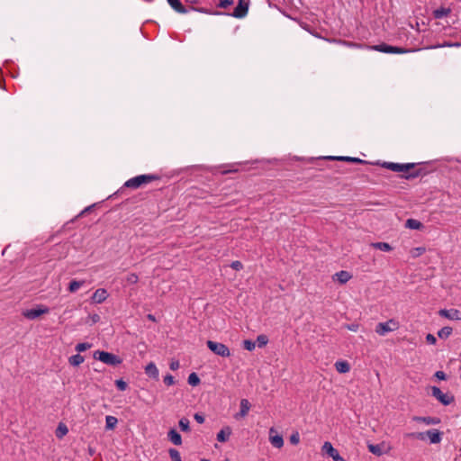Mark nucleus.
<instances>
[{
	"instance_id": "obj_1",
	"label": "nucleus",
	"mask_w": 461,
	"mask_h": 461,
	"mask_svg": "<svg viewBox=\"0 0 461 461\" xmlns=\"http://www.w3.org/2000/svg\"><path fill=\"white\" fill-rule=\"evenodd\" d=\"M415 163H394V162H383L381 166L386 169H390L393 172H402L404 175L402 177L405 179H414L420 175V169L411 171L414 168Z\"/></svg>"
},
{
	"instance_id": "obj_2",
	"label": "nucleus",
	"mask_w": 461,
	"mask_h": 461,
	"mask_svg": "<svg viewBox=\"0 0 461 461\" xmlns=\"http://www.w3.org/2000/svg\"><path fill=\"white\" fill-rule=\"evenodd\" d=\"M159 179V176L153 174L139 175L128 179L123 186L127 188L137 189L143 184H149L154 180Z\"/></svg>"
},
{
	"instance_id": "obj_3",
	"label": "nucleus",
	"mask_w": 461,
	"mask_h": 461,
	"mask_svg": "<svg viewBox=\"0 0 461 461\" xmlns=\"http://www.w3.org/2000/svg\"><path fill=\"white\" fill-rule=\"evenodd\" d=\"M94 358L112 366H116L122 362V359L120 357L113 353L101 350H96L94 353Z\"/></svg>"
},
{
	"instance_id": "obj_4",
	"label": "nucleus",
	"mask_w": 461,
	"mask_h": 461,
	"mask_svg": "<svg viewBox=\"0 0 461 461\" xmlns=\"http://www.w3.org/2000/svg\"><path fill=\"white\" fill-rule=\"evenodd\" d=\"M370 50H376L387 54H404L412 51L411 50L404 49L402 47L392 46L386 43L368 46Z\"/></svg>"
},
{
	"instance_id": "obj_5",
	"label": "nucleus",
	"mask_w": 461,
	"mask_h": 461,
	"mask_svg": "<svg viewBox=\"0 0 461 461\" xmlns=\"http://www.w3.org/2000/svg\"><path fill=\"white\" fill-rule=\"evenodd\" d=\"M206 345L209 348V349L217 356L222 357H228L230 356V351L229 348L222 343L215 342L212 340H207Z\"/></svg>"
},
{
	"instance_id": "obj_6",
	"label": "nucleus",
	"mask_w": 461,
	"mask_h": 461,
	"mask_svg": "<svg viewBox=\"0 0 461 461\" xmlns=\"http://www.w3.org/2000/svg\"><path fill=\"white\" fill-rule=\"evenodd\" d=\"M398 328V322L393 319H390L385 322H379L375 327V332L380 336H384L388 332L396 330Z\"/></svg>"
},
{
	"instance_id": "obj_7",
	"label": "nucleus",
	"mask_w": 461,
	"mask_h": 461,
	"mask_svg": "<svg viewBox=\"0 0 461 461\" xmlns=\"http://www.w3.org/2000/svg\"><path fill=\"white\" fill-rule=\"evenodd\" d=\"M431 395L445 406L451 404L455 400L452 394L443 393L437 386L431 387Z\"/></svg>"
},
{
	"instance_id": "obj_8",
	"label": "nucleus",
	"mask_w": 461,
	"mask_h": 461,
	"mask_svg": "<svg viewBox=\"0 0 461 461\" xmlns=\"http://www.w3.org/2000/svg\"><path fill=\"white\" fill-rule=\"evenodd\" d=\"M50 309L44 305H38L36 308L28 309L23 312V315L28 320H35L42 314H46Z\"/></svg>"
},
{
	"instance_id": "obj_9",
	"label": "nucleus",
	"mask_w": 461,
	"mask_h": 461,
	"mask_svg": "<svg viewBox=\"0 0 461 461\" xmlns=\"http://www.w3.org/2000/svg\"><path fill=\"white\" fill-rule=\"evenodd\" d=\"M321 450L330 456L334 461H346L329 441L324 442Z\"/></svg>"
},
{
	"instance_id": "obj_10",
	"label": "nucleus",
	"mask_w": 461,
	"mask_h": 461,
	"mask_svg": "<svg viewBox=\"0 0 461 461\" xmlns=\"http://www.w3.org/2000/svg\"><path fill=\"white\" fill-rule=\"evenodd\" d=\"M422 434H423V440L429 438V440L431 444H438L442 439V433L436 429H429L425 432H422Z\"/></svg>"
},
{
	"instance_id": "obj_11",
	"label": "nucleus",
	"mask_w": 461,
	"mask_h": 461,
	"mask_svg": "<svg viewBox=\"0 0 461 461\" xmlns=\"http://www.w3.org/2000/svg\"><path fill=\"white\" fill-rule=\"evenodd\" d=\"M438 314L451 321H461V312L457 309H441Z\"/></svg>"
},
{
	"instance_id": "obj_12",
	"label": "nucleus",
	"mask_w": 461,
	"mask_h": 461,
	"mask_svg": "<svg viewBox=\"0 0 461 461\" xmlns=\"http://www.w3.org/2000/svg\"><path fill=\"white\" fill-rule=\"evenodd\" d=\"M108 292L104 288H98L95 291L91 297V303H104L107 297H108Z\"/></svg>"
},
{
	"instance_id": "obj_13",
	"label": "nucleus",
	"mask_w": 461,
	"mask_h": 461,
	"mask_svg": "<svg viewBox=\"0 0 461 461\" xmlns=\"http://www.w3.org/2000/svg\"><path fill=\"white\" fill-rule=\"evenodd\" d=\"M249 5L244 0H240L238 5L234 8L232 16L236 18H243L247 15Z\"/></svg>"
},
{
	"instance_id": "obj_14",
	"label": "nucleus",
	"mask_w": 461,
	"mask_h": 461,
	"mask_svg": "<svg viewBox=\"0 0 461 461\" xmlns=\"http://www.w3.org/2000/svg\"><path fill=\"white\" fill-rule=\"evenodd\" d=\"M276 432L275 428H270L269 429V441L270 443L276 448H281L284 446V439L281 435L274 433Z\"/></svg>"
},
{
	"instance_id": "obj_15",
	"label": "nucleus",
	"mask_w": 461,
	"mask_h": 461,
	"mask_svg": "<svg viewBox=\"0 0 461 461\" xmlns=\"http://www.w3.org/2000/svg\"><path fill=\"white\" fill-rule=\"evenodd\" d=\"M452 12L450 7L440 6L432 12V16L435 19H443L448 16Z\"/></svg>"
},
{
	"instance_id": "obj_16",
	"label": "nucleus",
	"mask_w": 461,
	"mask_h": 461,
	"mask_svg": "<svg viewBox=\"0 0 461 461\" xmlns=\"http://www.w3.org/2000/svg\"><path fill=\"white\" fill-rule=\"evenodd\" d=\"M167 439L176 446L182 444V437L176 429H170L168 430Z\"/></svg>"
},
{
	"instance_id": "obj_17",
	"label": "nucleus",
	"mask_w": 461,
	"mask_h": 461,
	"mask_svg": "<svg viewBox=\"0 0 461 461\" xmlns=\"http://www.w3.org/2000/svg\"><path fill=\"white\" fill-rule=\"evenodd\" d=\"M412 420L414 421L423 422L426 425H437V424H438L440 422V419L439 418L430 417V416H427V417L414 416L412 418Z\"/></svg>"
},
{
	"instance_id": "obj_18",
	"label": "nucleus",
	"mask_w": 461,
	"mask_h": 461,
	"mask_svg": "<svg viewBox=\"0 0 461 461\" xmlns=\"http://www.w3.org/2000/svg\"><path fill=\"white\" fill-rule=\"evenodd\" d=\"M328 159H336V160H341V161H348V162H353V163H359V164H367L368 162L366 160H363L358 158L354 157H348V156H340V157H326Z\"/></svg>"
},
{
	"instance_id": "obj_19",
	"label": "nucleus",
	"mask_w": 461,
	"mask_h": 461,
	"mask_svg": "<svg viewBox=\"0 0 461 461\" xmlns=\"http://www.w3.org/2000/svg\"><path fill=\"white\" fill-rule=\"evenodd\" d=\"M145 374L151 378L158 379V369L153 362H150L146 366Z\"/></svg>"
},
{
	"instance_id": "obj_20",
	"label": "nucleus",
	"mask_w": 461,
	"mask_h": 461,
	"mask_svg": "<svg viewBox=\"0 0 461 461\" xmlns=\"http://www.w3.org/2000/svg\"><path fill=\"white\" fill-rule=\"evenodd\" d=\"M168 5L179 14H186L188 10L182 5L180 0H167Z\"/></svg>"
},
{
	"instance_id": "obj_21",
	"label": "nucleus",
	"mask_w": 461,
	"mask_h": 461,
	"mask_svg": "<svg viewBox=\"0 0 461 461\" xmlns=\"http://www.w3.org/2000/svg\"><path fill=\"white\" fill-rule=\"evenodd\" d=\"M230 435H231V429H230V427L226 426L218 432L217 440L220 442H225L229 439Z\"/></svg>"
},
{
	"instance_id": "obj_22",
	"label": "nucleus",
	"mask_w": 461,
	"mask_h": 461,
	"mask_svg": "<svg viewBox=\"0 0 461 461\" xmlns=\"http://www.w3.org/2000/svg\"><path fill=\"white\" fill-rule=\"evenodd\" d=\"M336 370L340 374H346L350 370V365L346 360H339L335 363Z\"/></svg>"
},
{
	"instance_id": "obj_23",
	"label": "nucleus",
	"mask_w": 461,
	"mask_h": 461,
	"mask_svg": "<svg viewBox=\"0 0 461 461\" xmlns=\"http://www.w3.org/2000/svg\"><path fill=\"white\" fill-rule=\"evenodd\" d=\"M249 409H250L249 402L247 399H242L240 401V412L235 416L236 419H238L239 416L245 417L248 414Z\"/></svg>"
},
{
	"instance_id": "obj_24",
	"label": "nucleus",
	"mask_w": 461,
	"mask_h": 461,
	"mask_svg": "<svg viewBox=\"0 0 461 461\" xmlns=\"http://www.w3.org/2000/svg\"><path fill=\"white\" fill-rule=\"evenodd\" d=\"M118 423V419L112 415H107L105 417V429L108 430L114 429Z\"/></svg>"
},
{
	"instance_id": "obj_25",
	"label": "nucleus",
	"mask_w": 461,
	"mask_h": 461,
	"mask_svg": "<svg viewBox=\"0 0 461 461\" xmlns=\"http://www.w3.org/2000/svg\"><path fill=\"white\" fill-rule=\"evenodd\" d=\"M335 276H337V279L340 284H346L351 278V275L345 270H341L336 273Z\"/></svg>"
},
{
	"instance_id": "obj_26",
	"label": "nucleus",
	"mask_w": 461,
	"mask_h": 461,
	"mask_svg": "<svg viewBox=\"0 0 461 461\" xmlns=\"http://www.w3.org/2000/svg\"><path fill=\"white\" fill-rule=\"evenodd\" d=\"M85 358L80 354H76L68 358V363L73 366H78L84 362Z\"/></svg>"
},
{
	"instance_id": "obj_27",
	"label": "nucleus",
	"mask_w": 461,
	"mask_h": 461,
	"mask_svg": "<svg viewBox=\"0 0 461 461\" xmlns=\"http://www.w3.org/2000/svg\"><path fill=\"white\" fill-rule=\"evenodd\" d=\"M85 281L72 280L68 285V291L70 293H76L81 286H83Z\"/></svg>"
},
{
	"instance_id": "obj_28",
	"label": "nucleus",
	"mask_w": 461,
	"mask_h": 461,
	"mask_svg": "<svg viewBox=\"0 0 461 461\" xmlns=\"http://www.w3.org/2000/svg\"><path fill=\"white\" fill-rule=\"evenodd\" d=\"M372 247L375 249H380L384 252L391 251L393 249L392 246L387 242H375L372 243Z\"/></svg>"
},
{
	"instance_id": "obj_29",
	"label": "nucleus",
	"mask_w": 461,
	"mask_h": 461,
	"mask_svg": "<svg viewBox=\"0 0 461 461\" xmlns=\"http://www.w3.org/2000/svg\"><path fill=\"white\" fill-rule=\"evenodd\" d=\"M452 334L451 327H443L438 331V336L439 339H446Z\"/></svg>"
},
{
	"instance_id": "obj_30",
	"label": "nucleus",
	"mask_w": 461,
	"mask_h": 461,
	"mask_svg": "<svg viewBox=\"0 0 461 461\" xmlns=\"http://www.w3.org/2000/svg\"><path fill=\"white\" fill-rule=\"evenodd\" d=\"M68 432V427L63 424L59 423L57 429H56V437L58 438H62L64 436H66Z\"/></svg>"
},
{
	"instance_id": "obj_31",
	"label": "nucleus",
	"mask_w": 461,
	"mask_h": 461,
	"mask_svg": "<svg viewBox=\"0 0 461 461\" xmlns=\"http://www.w3.org/2000/svg\"><path fill=\"white\" fill-rule=\"evenodd\" d=\"M179 428L184 432H189L190 431V421L187 418L183 417L179 420L178 422Z\"/></svg>"
},
{
	"instance_id": "obj_32",
	"label": "nucleus",
	"mask_w": 461,
	"mask_h": 461,
	"mask_svg": "<svg viewBox=\"0 0 461 461\" xmlns=\"http://www.w3.org/2000/svg\"><path fill=\"white\" fill-rule=\"evenodd\" d=\"M405 225L411 230H420L422 226L421 222L415 219H408Z\"/></svg>"
},
{
	"instance_id": "obj_33",
	"label": "nucleus",
	"mask_w": 461,
	"mask_h": 461,
	"mask_svg": "<svg viewBox=\"0 0 461 461\" xmlns=\"http://www.w3.org/2000/svg\"><path fill=\"white\" fill-rule=\"evenodd\" d=\"M187 382L191 386H196L200 384V378L196 373H191L187 378Z\"/></svg>"
},
{
	"instance_id": "obj_34",
	"label": "nucleus",
	"mask_w": 461,
	"mask_h": 461,
	"mask_svg": "<svg viewBox=\"0 0 461 461\" xmlns=\"http://www.w3.org/2000/svg\"><path fill=\"white\" fill-rule=\"evenodd\" d=\"M168 454L172 461H182L180 453L176 448H170Z\"/></svg>"
},
{
	"instance_id": "obj_35",
	"label": "nucleus",
	"mask_w": 461,
	"mask_h": 461,
	"mask_svg": "<svg viewBox=\"0 0 461 461\" xmlns=\"http://www.w3.org/2000/svg\"><path fill=\"white\" fill-rule=\"evenodd\" d=\"M258 348H263L268 343L267 336L261 334L257 337V341Z\"/></svg>"
},
{
	"instance_id": "obj_36",
	"label": "nucleus",
	"mask_w": 461,
	"mask_h": 461,
	"mask_svg": "<svg viewBox=\"0 0 461 461\" xmlns=\"http://www.w3.org/2000/svg\"><path fill=\"white\" fill-rule=\"evenodd\" d=\"M139 281V276L135 273H131L126 276L128 285H134Z\"/></svg>"
},
{
	"instance_id": "obj_37",
	"label": "nucleus",
	"mask_w": 461,
	"mask_h": 461,
	"mask_svg": "<svg viewBox=\"0 0 461 461\" xmlns=\"http://www.w3.org/2000/svg\"><path fill=\"white\" fill-rule=\"evenodd\" d=\"M243 347L245 349H247L249 351H252L256 348V342L249 340V339H246L243 341Z\"/></svg>"
},
{
	"instance_id": "obj_38",
	"label": "nucleus",
	"mask_w": 461,
	"mask_h": 461,
	"mask_svg": "<svg viewBox=\"0 0 461 461\" xmlns=\"http://www.w3.org/2000/svg\"><path fill=\"white\" fill-rule=\"evenodd\" d=\"M91 348V344L90 343H87V342H82V343H78L77 346H76V350L77 352H83V351H86L87 350L88 348Z\"/></svg>"
},
{
	"instance_id": "obj_39",
	"label": "nucleus",
	"mask_w": 461,
	"mask_h": 461,
	"mask_svg": "<svg viewBox=\"0 0 461 461\" xmlns=\"http://www.w3.org/2000/svg\"><path fill=\"white\" fill-rule=\"evenodd\" d=\"M115 385L119 391H125L128 387V384L122 379H118L115 381Z\"/></svg>"
},
{
	"instance_id": "obj_40",
	"label": "nucleus",
	"mask_w": 461,
	"mask_h": 461,
	"mask_svg": "<svg viewBox=\"0 0 461 461\" xmlns=\"http://www.w3.org/2000/svg\"><path fill=\"white\" fill-rule=\"evenodd\" d=\"M405 438H416L419 440H423L422 432H409L405 434Z\"/></svg>"
},
{
	"instance_id": "obj_41",
	"label": "nucleus",
	"mask_w": 461,
	"mask_h": 461,
	"mask_svg": "<svg viewBox=\"0 0 461 461\" xmlns=\"http://www.w3.org/2000/svg\"><path fill=\"white\" fill-rule=\"evenodd\" d=\"M163 382L167 386L173 385L176 383L174 376L170 374L164 376Z\"/></svg>"
},
{
	"instance_id": "obj_42",
	"label": "nucleus",
	"mask_w": 461,
	"mask_h": 461,
	"mask_svg": "<svg viewBox=\"0 0 461 461\" xmlns=\"http://www.w3.org/2000/svg\"><path fill=\"white\" fill-rule=\"evenodd\" d=\"M368 449L371 453L380 456L382 454L381 447L379 445H369Z\"/></svg>"
},
{
	"instance_id": "obj_43",
	"label": "nucleus",
	"mask_w": 461,
	"mask_h": 461,
	"mask_svg": "<svg viewBox=\"0 0 461 461\" xmlns=\"http://www.w3.org/2000/svg\"><path fill=\"white\" fill-rule=\"evenodd\" d=\"M290 442L291 444L293 445H297L299 442H300V435L298 432H294L291 436H290Z\"/></svg>"
},
{
	"instance_id": "obj_44",
	"label": "nucleus",
	"mask_w": 461,
	"mask_h": 461,
	"mask_svg": "<svg viewBox=\"0 0 461 461\" xmlns=\"http://www.w3.org/2000/svg\"><path fill=\"white\" fill-rule=\"evenodd\" d=\"M230 267L236 271H240L243 268V265L240 261L236 260L230 264Z\"/></svg>"
},
{
	"instance_id": "obj_45",
	"label": "nucleus",
	"mask_w": 461,
	"mask_h": 461,
	"mask_svg": "<svg viewBox=\"0 0 461 461\" xmlns=\"http://www.w3.org/2000/svg\"><path fill=\"white\" fill-rule=\"evenodd\" d=\"M219 1H220L219 6L221 8H227L233 3V0H219Z\"/></svg>"
},
{
	"instance_id": "obj_46",
	"label": "nucleus",
	"mask_w": 461,
	"mask_h": 461,
	"mask_svg": "<svg viewBox=\"0 0 461 461\" xmlns=\"http://www.w3.org/2000/svg\"><path fill=\"white\" fill-rule=\"evenodd\" d=\"M426 341L430 344V345H434L436 342H437V339L435 338L434 335L429 333L427 336H426Z\"/></svg>"
},
{
	"instance_id": "obj_47",
	"label": "nucleus",
	"mask_w": 461,
	"mask_h": 461,
	"mask_svg": "<svg viewBox=\"0 0 461 461\" xmlns=\"http://www.w3.org/2000/svg\"><path fill=\"white\" fill-rule=\"evenodd\" d=\"M451 43L449 41H445L441 44L431 46L430 49H438V48H444V47H451Z\"/></svg>"
},
{
	"instance_id": "obj_48",
	"label": "nucleus",
	"mask_w": 461,
	"mask_h": 461,
	"mask_svg": "<svg viewBox=\"0 0 461 461\" xmlns=\"http://www.w3.org/2000/svg\"><path fill=\"white\" fill-rule=\"evenodd\" d=\"M435 376L438 379V380H446L447 379V375L446 374L443 372V371H437L435 373Z\"/></svg>"
},
{
	"instance_id": "obj_49",
	"label": "nucleus",
	"mask_w": 461,
	"mask_h": 461,
	"mask_svg": "<svg viewBox=\"0 0 461 461\" xmlns=\"http://www.w3.org/2000/svg\"><path fill=\"white\" fill-rule=\"evenodd\" d=\"M194 418L200 424L204 422V417H203V415H202L200 413H195Z\"/></svg>"
},
{
	"instance_id": "obj_50",
	"label": "nucleus",
	"mask_w": 461,
	"mask_h": 461,
	"mask_svg": "<svg viewBox=\"0 0 461 461\" xmlns=\"http://www.w3.org/2000/svg\"><path fill=\"white\" fill-rule=\"evenodd\" d=\"M169 367L173 371L177 370L179 368V362L177 360L172 361Z\"/></svg>"
},
{
	"instance_id": "obj_51",
	"label": "nucleus",
	"mask_w": 461,
	"mask_h": 461,
	"mask_svg": "<svg viewBox=\"0 0 461 461\" xmlns=\"http://www.w3.org/2000/svg\"><path fill=\"white\" fill-rule=\"evenodd\" d=\"M358 327H359V325H358V324H356V323L348 324V325L347 326L348 330H351V331H355V332H356V331H357Z\"/></svg>"
},
{
	"instance_id": "obj_52",
	"label": "nucleus",
	"mask_w": 461,
	"mask_h": 461,
	"mask_svg": "<svg viewBox=\"0 0 461 461\" xmlns=\"http://www.w3.org/2000/svg\"><path fill=\"white\" fill-rule=\"evenodd\" d=\"M88 453L90 456H93L95 454V449L91 447H88Z\"/></svg>"
},
{
	"instance_id": "obj_53",
	"label": "nucleus",
	"mask_w": 461,
	"mask_h": 461,
	"mask_svg": "<svg viewBox=\"0 0 461 461\" xmlns=\"http://www.w3.org/2000/svg\"><path fill=\"white\" fill-rule=\"evenodd\" d=\"M461 46V42H452L451 43V47H460Z\"/></svg>"
},
{
	"instance_id": "obj_54",
	"label": "nucleus",
	"mask_w": 461,
	"mask_h": 461,
	"mask_svg": "<svg viewBox=\"0 0 461 461\" xmlns=\"http://www.w3.org/2000/svg\"><path fill=\"white\" fill-rule=\"evenodd\" d=\"M98 320H99V316H98L97 314H95V315L93 316V321H98Z\"/></svg>"
},
{
	"instance_id": "obj_55",
	"label": "nucleus",
	"mask_w": 461,
	"mask_h": 461,
	"mask_svg": "<svg viewBox=\"0 0 461 461\" xmlns=\"http://www.w3.org/2000/svg\"><path fill=\"white\" fill-rule=\"evenodd\" d=\"M91 207H86L81 213H84L85 212H87L90 210Z\"/></svg>"
},
{
	"instance_id": "obj_56",
	"label": "nucleus",
	"mask_w": 461,
	"mask_h": 461,
	"mask_svg": "<svg viewBox=\"0 0 461 461\" xmlns=\"http://www.w3.org/2000/svg\"><path fill=\"white\" fill-rule=\"evenodd\" d=\"M148 317H149V320H154V317L151 314H149Z\"/></svg>"
},
{
	"instance_id": "obj_57",
	"label": "nucleus",
	"mask_w": 461,
	"mask_h": 461,
	"mask_svg": "<svg viewBox=\"0 0 461 461\" xmlns=\"http://www.w3.org/2000/svg\"><path fill=\"white\" fill-rule=\"evenodd\" d=\"M201 461H210V460H208V459H202Z\"/></svg>"
},
{
	"instance_id": "obj_58",
	"label": "nucleus",
	"mask_w": 461,
	"mask_h": 461,
	"mask_svg": "<svg viewBox=\"0 0 461 461\" xmlns=\"http://www.w3.org/2000/svg\"><path fill=\"white\" fill-rule=\"evenodd\" d=\"M187 2H194L193 0H187Z\"/></svg>"
},
{
	"instance_id": "obj_59",
	"label": "nucleus",
	"mask_w": 461,
	"mask_h": 461,
	"mask_svg": "<svg viewBox=\"0 0 461 461\" xmlns=\"http://www.w3.org/2000/svg\"><path fill=\"white\" fill-rule=\"evenodd\" d=\"M187 2H194L193 0H187Z\"/></svg>"
},
{
	"instance_id": "obj_60",
	"label": "nucleus",
	"mask_w": 461,
	"mask_h": 461,
	"mask_svg": "<svg viewBox=\"0 0 461 461\" xmlns=\"http://www.w3.org/2000/svg\"><path fill=\"white\" fill-rule=\"evenodd\" d=\"M460 379H461V373H460Z\"/></svg>"
}]
</instances>
